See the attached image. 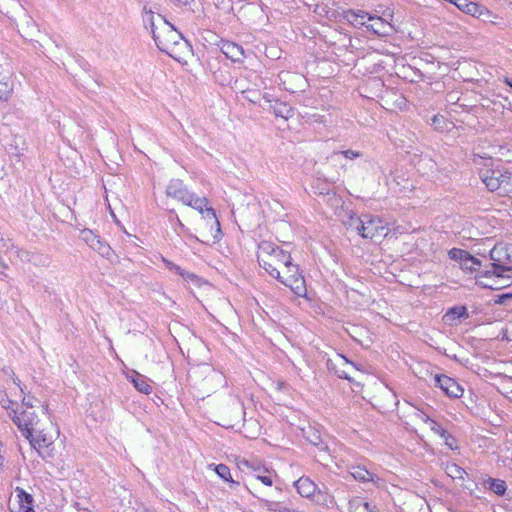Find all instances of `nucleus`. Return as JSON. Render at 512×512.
Wrapping results in <instances>:
<instances>
[{"label":"nucleus","instance_id":"4c0bfd02","mask_svg":"<svg viewBox=\"0 0 512 512\" xmlns=\"http://www.w3.org/2000/svg\"><path fill=\"white\" fill-rule=\"evenodd\" d=\"M0 244H1V254L8 252H15L17 246L14 245L10 239H5L3 235L0 233Z\"/></svg>","mask_w":512,"mask_h":512},{"label":"nucleus","instance_id":"a18cd8bd","mask_svg":"<svg viewBox=\"0 0 512 512\" xmlns=\"http://www.w3.org/2000/svg\"><path fill=\"white\" fill-rule=\"evenodd\" d=\"M444 443L452 450H455L458 448L457 441L453 436L448 437Z\"/></svg>","mask_w":512,"mask_h":512},{"label":"nucleus","instance_id":"f704fd0d","mask_svg":"<svg viewBox=\"0 0 512 512\" xmlns=\"http://www.w3.org/2000/svg\"><path fill=\"white\" fill-rule=\"evenodd\" d=\"M447 474L453 479H463L466 471L456 464L447 466Z\"/></svg>","mask_w":512,"mask_h":512},{"label":"nucleus","instance_id":"603ef678","mask_svg":"<svg viewBox=\"0 0 512 512\" xmlns=\"http://www.w3.org/2000/svg\"><path fill=\"white\" fill-rule=\"evenodd\" d=\"M283 271L281 272L282 273V276L283 277H287L289 276L290 274H293V272L289 269H284V268H281Z\"/></svg>","mask_w":512,"mask_h":512},{"label":"nucleus","instance_id":"423d86ee","mask_svg":"<svg viewBox=\"0 0 512 512\" xmlns=\"http://www.w3.org/2000/svg\"><path fill=\"white\" fill-rule=\"evenodd\" d=\"M207 204L206 198L194 197L190 207L198 210L202 214L205 228L210 230L212 239L218 241L222 236L220 222L216 217L214 209L208 207Z\"/></svg>","mask_w":512,"mask_h":512},{"label":"nucleus","instance_id":"412c9836","mask_svg":"<svg viewBox=\"0 0 512 512\" xmlns=\"http://www.w3.org/2000/svg\"><path fill=\"white\" fill-rule=\"evenodd\" d=\"M162 261L165 264L166 268H168L170 271L180 275L184 280L190 281V282L197 281L198 278L194 273L184 270L180 266L176 265L175 263H173L172 261H170L164 257H162Z\"/></svg>","mask_w":512,"mask_h":512},{"label":"nucleus","instance_id":"3c124183","mask_svg":"<svg viewBox=\"0 0 512 512\" xmlns=\"http://www.w3.org/2000/svg\"><path fill=\"white\" fill-rule=\"evenodd\" d=\"M440 121H444V117L443 116H439V115H435L433 117V123L436 124V123H440Z\"/></svg>","mask_w":512,"mask_h":512},{"label":"nucleus","instance_id":"393cba45","mask_svg":"<svg viewBox=\"0 0 512 512\" xmlns=\"http://www.w3.org/2000/svg\"><path fill=\"white\" fill-rule=\"evenodd\" d=\"M124 186V178L119 175H108L103 179V188L105 192L122 189Z\"/></svg>","mask_w":512,"mask_h":512},{"label":"nucleus","instance_id":"9b49d317","mask_svg":"<svg viewBox=\"0 0 512 512\" xmlns=\"http://www.w3.org/2000/svg\"><path fill=\"white\" fill-rule=\"evenodd\" d=\"M456 7L460 11L476 18L488 17L490 14L489 10L483 6L475 2H469L468 0H458Z\"/></svg>","mask_w":512,"mask_h":512},{"label":"nucleus","instance_id":"ddd939ff","mask_svg":"<svg viewBox=\"0 0 512 512\" xmlns=\"http://www.w3.org/2000/svg\"><path fill=\"white\" fill-rule=\"evenodd\" d=\"M0 69V99L7 101L14 90V79L10 71Z\"/></svg>","mask_w":512,"mask_h":512},{"label":"nucleus","instance_id":"c756f323","mask_svg":"<svg viewBox=\"0 0 512 512\" xmlns=\"http://www.w3.org/2000/svg\"><path fill=\"white\" fill-rule=\"evenodd\" d=\"M91 248L94 251L98 252L102 257H105L107 259H111L113 255V251L109 244L103 241L101 238H99L95 243H93Z\"/></svg>","mask_w":512,"mask_h":512},{"label":"nucleus","instance_id":"1a4fd4ad","mask_svg":"<svg viewBox=\"0 0 512 512\" xmlns=\"http://www.w3.org/2000/svg\"><path fill=\"white\" fill-rule=\"evenodd\" d=\"M351 476L359 482H372L376 486H381L383 480L364 466L352 465L349 469Z\"/></svg>","mask_w":512,"mask_h":512},{"label":"nucleus","instance_id":"49530a36","mask_svg":"<svg viewBox=\"0 0 512 512\" xmlns=\"http://www.w3.org/2000/svg\"><path fill=\"white\" fill-rule=\"evenodd\" d=\"M335 373L338 375L339 378H343L346 380H351L349 372L345 369H336Z\"/></svg>","mask_w":512,"mask_h":512},{"label":"nucleus","instance_id":"864d4df0","mask_svg":"<svg viewBox=\"0 0 512 512\" xmlns=\"http://www.w3.org/2000/svg\"><path fill=\"white\" fill-rule=\"evenodd\" d=\"M504 83L507 84L509 87L512 88V79L509 77H504Z\"/></svg>","mask_w":512,"mask_h":512},{"label":"nucleus","instance_id":"2f4dec72","mask_svg":"<svg viewBox=\"0 0 512 512\" xmlns=\"http://www.w3.org/2000/svg\"><path fill=\"white\" fill-rule=\"evenodd\" d=\"M230 489L238 492L239 496L244 498L246 494L255 495L247 485H241L239 481H235L232 478L228 481Z\"/></svg>","mask_w":512,"mask_h":512},{"label":"nucleus","instance_id":"f3484780","mask_svg":"<svg viewBox=\"0 0 512 512\" xmlns=\"http://www.w3.org/2000/svg\"><path fill=\"white\" fill-rule=\"evenodd\" d=\"M294 486L297 492L305 498L310 499L318 486L306 476L300 477L297 481L294 482Z\"/></svg>","mask_w":512,"mask_h":512},{"label":"nucleus","instance_id":"f03ea898","mask_svg":"<svg viewBox=\"0 0 512 512\" xmlns=\"http://www.w3.org/2000/svg\"><path fill=\"white\" fill-rule=\"evenodd\" d=\"M258 248L260 253L268 254L279 268L289 269L293 272L282 281V284L289 287L297 296L305 297L307 293L305 279L299 271V266L292 262L291 255L269 241H262Z\"/></svg>","mask_w":512,"mask_h":512},{"label":"nucleus","instance_id":"aec40b11","mask_svg":"<svg viewBox=\"0 0 512 512\" xmlns=\"http://www.w3.org/2000/svg\"><path fill=\"white\" fill-rule=\"evenodd\" d=\"M278 78L280 81V85L287 91L294 92V86L291 85V82H301L303 81V77L297 73H292L289 71H281L278 74Z\"/></svg>","mask_w":512,"mask_h":512},{"label":"nucleus","instance_id":"4d7b16f0","mask_svg":"<svg viewBox=\"0 0 512 512\" xmlns=\"http://www.w3.org/2000/svg\"><path fill=\"white\" fill-rule=\"evenodd\" d=\"M237 408H238V410H239V412H240V413H243V408H242V407H239V406H238Z\"/></svg>","mask_w":512,"mask_h":512},{"label":"nucleus","instance_id":"4be33fe9","mask_svg":"<svg viewBox=\"0 0 512 512\" xmlns=\"http://www.w3.org/2000/svg\"><path fill=\"white\" fill-rule=\"evenodd\" d=\"M482 484L498 496H503L507 490L506 482L501 479L487 477Z\"/></svg>","mask_w":512,"mask_h":512},{"label":"nucleus","instance_id":"9d476101","mask_svg":"<svg viewBox=\"0 0 512 512\" xmlns=\"http://www.w3.org/2000/svg\"><path fill=\"white\" fill-rule=\"evenodd\" d=\"M221 52L233 62H242L245 58L244 50L242 46L237 43L222 40L220 42Z\"/></svg>","mask_w":512,"mask_h":512},{"label":"nucleus","instance_id":"6e6d98bb","mask_svg":"<svg viewBox=\"0 0 512 512\" xmlns=\"http://www.w3.org/2000/svg\"><path fill=\"white\" fill-rule=\"evenodd\" d=\"M509 297H510V295H509V294L502 295V296H501V299H500V301H499V303H502V299H503V298H509Z\"/></svg>","mask_w":512,"mask_h":512},{"label":"nucleus","instance_id":"79ce46f5","mask_svg":"<svg viewBox=\"0 0 512 512\" xmlns=\"http://www.w3.org/2000/svg\"><path fill=\"white\" fill-rule=\"evenodd\" d=\"M428 425H429L430 430H431L432 432H434L435 434H437V435H439V436H440V434H441V433H443L444 428H442V427H441V425H440V424H438L435 420H433V419H432V420L428 423Z\"/></svg>","mask_w":512,"mask_h":512},{"label":"nucleus","instance_id":"7c9ffc66","mask_svg":"<svg viewBox=\"0 0 512 512\" xmlns=\"http://www.w3.org/2000/svg\"><path fill=\"white\" fill-rule=\"evenodd\" d=\"M361 155L362 154L359 151L348 149V150H344V151L333 152L331 155V159L335 162L341 163V161H340L341 157H343L347 160H354V159L360 157Z\"/></svg>","mask_w":512,"mask_h":512},{"label":"nucleus","instance_id":"58836bf2","mask_svg":"<svg viewBox=\"0 0 512 512\" xmlns=\"http://www.w3.org/2000/svg\"><path fill=\"white\" fill-rule=\"evenodd\" d=\"M31 252L32 251L30 250H26L17 246L14 253L18 260H20L23 263H28Z\"/></svg>","mask_w":512,"mask_h":512},{"label":"nucleus","instance_id":"a878e982","mask_svg":"<svg viewBox=\"0 0 512 512\" xmlns=\"http://www.w3.org/2000/svg\"><path fill=\"white\" fill-rule=\"evenodd\" d=\"M460 267L464 271L469 272V273L480 272V269L482 267V262L478 258H476L468 253V255L465 257V259L463 260Z\"/></svg>","mask_w":512,"mask_h":512},{"label":"nucleus","instance_id":"8fccbe9b","mask_svg":"<svg viewBox=\"0 0 512 512\" xmlns=\"http://www.w3.org/2000/svg\"><path fill=\"white\" fill-rule=\"evenodd\" d=\"M451 436H452V435H451V434H449V433L447 432V430H445V429L443 430V433H441V434H440V437L444 440V442L446 441V439H447L448 437H451Z\"/></svg>","mask_w":512,"mask_h":512},{"label":"nucleus","instance_id":"5701e85b","mask_svg":"<svg viewBox=\"0 0 512 512\" xmlns=\"http://www.w3.org/2000/svg\"><path fill=\"white\" fill-rule=\"evenodd\" d=\"M17 498H18V509L14 510L13 512H31L33 510L32 508V496L28 493H26L24 490L17 488Z\"/></svg>","mask_w":512,"mask_h":512},{"label":"nucleus","instance_id":"39448f33","mask_svg":"<svg viewBox=\"0 0 512 512\" xmlns=\"http://www.w3.org/2000/svg\"><path fill=\"white\" fill-rule=\"evenodd\" d=\"M7 402L8 405L5 407L9 410V416L12 421L25 438H30L32 433L37 432L36 426L39 421L38 416L34 411L14 409L12 406L15 404L10 400Z\"/></svg>","mask_w":512,"mask_h":512},{"label":"nucleus","instance_id":"20e7f679","mask_svg":"<svg viewBox=\"0 0 512 512\" xmlns=\"http://www.w3.org/2000/svg\"><path fill=\"white\" fill-rule=\"evenodd\" d=\"M489 258L492 261L491 268L480 272L477 283L484 288L495 289V283L484 281V279L504 278L506 272H512V267L508 265L511 257L505 246L495 245L489 252Z\"/></svg>","mask_w":512,"mask_h":512},{"label":"nucleus","instance_id":"4468645a","mask_svg":"<svg viewBox=\"0 0 512 512\" xmlns=\"http://www.w3.org/2000/svg\"><path fill=\"white\" fill-rule=\"evenodd\" d=\"M263 98L265 102L269 104L268 110H270L276 117H281L285 120L293 117L294 111L288 104L280 101H275V103L272 104V101L268 99L266 95Z\"/></svg>","mask_w":512,"mask_h":512},{"label":"nucleus","instance_id":"7ed1b4c3","mask_svg":"<svg viewBox=\"0 0 512 512\" xmlns=\"http://www.w3.org/2000/svg\"><path fill=\"white\" fill-rule=\"evenodd\" d=\"M346 228L352 232H356L364 239H377L387 237L389 233L388 223L378 216L364 214L357 216L350 214L343 221Z\"/></svg>","mask_w":512,"mask_h":512},{"label":"nucleus","instance_id":"f257e3e1","mask_svg":"<svg viewBox=\"0 0 512 512\" xmlns=\"http://www.w3.org/2000/svg\"><path fill=\"white\" fill-rule=\"evenodd\" d=\"M143 22L150 28L157 47L170 57L180 60L188 51V42L165 17L156 13L152 6H143Z\"/></svg>","mask_w":512,"mask_h":512},{"label":"nucleus","instance_id":"c85d7f7f","mask_svg":"<svg viewBox=\"0 0 512 512\" xmlns=\"http://www.w3.org/2000/svg\"><path fill=\"white\" fill-rule=\"evenodd\" d=\"M369 21L371 23L366 25L368 30L373 31L377 35L385 34L387 23L383 20V18L371 16Z\"/></svg>","mask_w":512,"mask_h":512},{"label":"nucleus","instance_id":"72a5a7b5","mask_svg":"<svg viewBox=\"0 0 512 512\" xmlns=\"http://www.w3.org/2000/svg\"><path fill=\"white\" fill-rule=\"evenodd\" d=\"M80 238L91 248L93 243H95L100 237L90 229H83L80 232Z\"/></svg>","mask_w":512,"mask_h":512},{"label":"nucleus","instance_id":"c9c22d12","mask_svg":"<svg viewBox=\"0 0 512 512\" xmlns=\"http://www.w3.org/2000/svg\"><path fill=\"white\" fill-rule=\"evenodd\" d=\"M214 471L216 474L223 479L224 481L228 482L232 477L230 473V469L225 464H218L214 466Z\"/></svg>","mask_w":512,"mask_h":512},{"label":"nucleus","instance_id":"e433bc0d","mask_svg":"<svg viewBox=\"0 0 512 512\" xmlns=\"http://www.w3.org/2000/svg\"><path fill=\"white\" fill-rule=\"evenodd\" d=\"M448 255L450 259L459 262V264L461 265L465 257L468 255V252L462 249L452 248L451 250H449Z\"/></svg>","mask_w":512,"mask_h":512},{"label":"nucleus","instance_id":"f8f14e48","mask_svg":"<svg viewBox=\"0 0 512 512\" xmlns=\"http://www.w3.org/2000/svg\"><path fill=\"white\" fill-rule=\"evenodd\" d=\"M258 262L259 265L273 278L277 279L279 282L286 278L282 276L280 268L274 263L273 259L269 258L268 254L260 253V249L258 248Z\"/></svg>","mask_w":512,"mask_h":512},{"label":"nucleus","instance_id":"cd10ccee","mask_svg":"<svg viewBox=\"0 0 512 512\" xmlns=\"http://www.w3.org/2000/svg\"><path fill=\"white\" fill-rule=\"evenodd\" d=\"M463 317H468L467 308L465 306H455L450 308L443 318L449 322Z\"/></svg>","mask_w":512,"mask_h":512},{"label":"nucleus","instance_id":"09e8293b","mask_svg":"<svg viewBox=\"0 0 512 512\" xmlns=\"http://www.w3.org/2000/svg\"><path fill=\"white\" fill-rule=\"evenodd\" d=\"M26 407L24 410H30V411H33V406L31 403H29V401H26L25 399H23L22 401V407Z\"/></svg>","mask_w":512,"mask_h":512},{"label":"nucleus","instance_id":"5fc2aeb1","mask_svg":"<svg viewBox=\"0 0 512 512\" xmlns=\"http://www.w3.org/2000/svg\"><path fill=\"white\" fill-rule=\"evenodd\" d=\"M327 366H328L329 369H334L335 368L332 360H328L327 361Z\"/></svg>","mask_w":512,"mask_h":512},{"label":"nucleus","instance_id":"37998d69","mask_svg":"<svg viewBox=\"0 0 512 512\" xmlns=\"http://www.w3.org/2000/svg\"><path fill=\"white\" fill-rule=\"evenodd\" d=\"M194 198V194H181L180 201L187 206H190Z\"/></svg>","mask_w":512,"mask_h":512},{"label":"nucleus","instance_id":"6e6552de","mask_svg":"<svg viewBox=\"0 0 512 512\" xmlns=\"http://www.w3.org/2000/svg\"><path fill=\"white\" fill-rule=\"evenodd\" d=\"M435 383L450 398H460L464 393L463 387L447 375H436Z\"/></svg>","mask_w":512,"mask_h":512},{"label":"nucleus","instance_id":"0eeeda50","mask_svg":"<svg viewBox=\"0 0 512 512\" xmlns=\"http://www.w3.org/2000/svg\"><path fill=\"white\" fill-rule=\"evenodd\" d=\"M479 175L489 192H495L498 189L507 191L512 184V174L508 171L481 169Z\"/></svg>","mask_w":512,"mask_h":512},{"label":"nucleus","instance_id":"ea45409f","mask_svg":"<svg viewBox=\"0 0 512 512\" xmlns=\"http://www.w3.org/2000/svg\"><path fill=\"white\" fill-rule=\"evenodd\" d=\"M473 162L477 166L483 165V166L489 167L492 165V158H484L479 155H477V156L475 155L473 158Z\"/></svg>","mask_w":512,"mask_h":512},{"label":"nucleus","instance_id":"de8ad7c7","mask_svg":"<svg viewBox=\"0 0 512 512\" xmlns=\"http://www.w3.org/2000/svg\"><path fill=\"white\" fill-rule=\"evenodd\" d=\"M337 360L338 361H341L342 364L344 366H352V367H355L354 363L353 362H350L345 356L341 355V354H338L337 355Z\"/></svg>","mask_w":512,"mask_h":512},{"label":"nucleus","instance_id":"c03bdc74","mask_svg":"<svg viewBox=\"0 0 512 512\" xmlns=\"http://www.w3.org/2000/svg\"><path fill=\"white\" fill-rule=\"evenodd\" d=\"M416 417L423 421L424 423L428 424L432 419L429 417V415L423 411H418L416 413Z\"/></svg>","mask_w":512,"mask_h":512},{"label":"nucleus","instance_id":"13d9d810","mask_svg":"<svg viewBox=\"0 0 512 512\" xmlns=\"http://www.w3.org/2000/svg\"><path fill=\"white\" fill-rule=\"evenodd\" d=\"M251 102H256V99L255 98H248Z\"/></svg>","mask_w":512,"mask_h":512},{"label":"nucleus","instance_id":"dca6fc26","mask_svg":"<svg viewBox=\"0 0 512 512\" xmlns=\"http://www.w3.org/2000/svg\"><path fill=\"white\" fill-rule=\"evenodd\" d=\"M127 377L133 383L135 389L139 392L146 395H149L152 392L150 380L146 376L133 370Z\"/></svg>","mask_w":512,"mask_h":512},{"label":"nucleus","instance_id":"b1692460","mask_svg":"<svg viewBox=\"0 0 512 512\" xmlns=\"http://www.w3.org/2000/svg\"><path fill=\"white\" fill-rule=\"evenodd\" d=\"M350 512H377L374 506H371L362 497H354L349 501Z\"/></svg>","mask_w":512,"mask_h":512},{"label":"nucleus","instance_id":"473e14b6","mask_svg":"<svg viewBox=\"0 0 512 512\" xmlns=\"http://www.w3.org/2000/svg\"><path fill=\"white\" fill-rule=\"evenodd\" d=\"M274 477H275V475H273L268 470L258 471L254 475L255 480L260 481L261 483H263L266 486H272L273 485V478Z\"/></svg>","mask_w":512,"mask_h":512},{"label":"nucleus","instance_id":"a211bd4d","mask_svg":"<svg viewBox=\"0 0 512 512\" xmlns=\"http://www.w3.org/2000/svg\"><path fill=\"white\" fill-rule=\"evenodd\" d=\"M26 439L29 440L30 445L38 451L44 448H48L53 444V436L48 435L43 431H38L36 436H34V433H32V436Z\"/></svg>","mask_w":512,"mask_h":512},{"label":"nucleus","instance_id":"2eb2a0df","mask_svg":"<svg viewBox=\"0 0 512 512\" xmlns=\"http://www.w3.org/2000/svg\"><path fill=\"white\" fill-rule=\"evenodd\" d=\"M343 18L354 27L366 26L371 15L363 10H347L343 12Z\"/></svg>","mask_w":512,"mask_h":512},{"label":"nucleus","instance_id":"bb28decb","mask_svg":"<svg viewBox=\"0 0 512 512\" xmlns=\"http://www.w3.org/2000/svg\"><path fill=\"white\" fill-rule=\"evenodd\" d=\"M28 263L39 268H46L50 265L51 259L48 255L32 251Z\"/></svg>","mask_w":512,"mask_h":512},{"label":"nucleus","instance_id":"a19ab883","mask_svg":"<svg viewBox=\"0 0 512 512\" xmlns=\"http://www.w3.org/2000/svg\"><path fill=\"white\" fill-rule=\"evenodd\" d=\"M307 440L315 445V446H318L322 443V440H321V436L318 432H311V434L307 435Z\"/></svg>","mask_w":512,"mask_h":512},{"label":"nucleus","instance_id":"6ab92c4d","mask_svg":"<svg viewBox=\"0 0 512 512\" xmlns=\"http://www.w3.org/2000/svg\"><path fill=\"white\" fill-rule=\"evenodd\" d=\"M310 500L320 506L330 507L334 503L333 496L328 492L327 488H317Z\"/></svg>","mask_w":512,"mask_h":512}]
</instances>
